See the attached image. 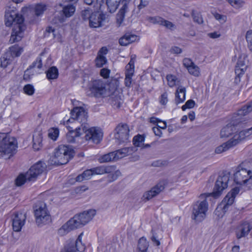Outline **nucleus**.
Returning <instances> with one entry per match:
<instances>
[{"mask_svg": "<svg viewBox=\"0 0 252 252\" xmlns=\"http://www.w3.org/2000/svg\"><path fill=\"white\" fill-rule=\"evenodd\" d=\"M71 118L68 120H75L81 124L82 130L86 133L85 138L87 140L98 144L101 140L103 134L101 130L95 127L89 128L87 122V112L82 107H75L70 112Z\"/></svg>", "mask_w": 252, "mask_h": 252, "instance_id": "1", "label": "nucleus"}, {"mask_svg": "<svg viewBox=\"0 0 252 252\" xmlns=\"http://www.w3.org/2000/svg\"><path fill=\"white\" fill-rule=\"evenodd\" d=\"M24 18L21 15L14 11H6L5 14V24L10 27L13 24L14 27L9 42L13 43L20 41L24 35L25 26L23 24Z\"/></svg>", "mask_w": 252, "mask_h": 252, "instance_id": "2", "label": "nucleus"}, {"mask_svg": "<svg viewBox=\"0 0 252 252\" xmlns=\"http://www.w3.org/2000/svg\"><path fill=\"white\" fill-rule=\"evenodd\" d=\"M95 215V211L91 209L75 215L58 230L59 234L63 236L71 230L84 226L89 222Z\"/></svg>", "mask_w": 252, "mask_h": 252, "instance_id": "3", "label": "nucleus"}, {"mask_svg": "<svg viewBox=\"0 0 252 252\" xmlns=\"http://www.w3.org/2000/svg\"><path fill=\"white\" fill-rule=\"evenodd\" d=\"M46 168V164L39 161L33 165L25 174H20L16 179L15 183L17 186L23 185L26 181H33L41 174Z\"/></svg>", "mask_w": 252, "mask_h": 252, "instance_id": "4", "label": "nucleus"}, {"mask_svg": "<svg viewBox=\"0 0 252 252\" xmlns=\"http://www.w3.org/2000/svg\"><path fill=\"white\" fill-rule=\"evenodd\" d=\"M249 162H244L236 169L234 174V181L238 185H246L248 187L252 184V169L249 166Z\"/></svg>", "mask_w": 252, "mask_h": 252, "instance_id": "5", "label": "nucleus"}, {"mask_svg": "<svg viewBox=\"0 0 252 252\" xmlns=\"http://www.w3.org/2000/svg\"><path fill=\"white\" fill-rule=\"evenodd\" d=\"M74 155V151L71 146L61 145L55 149L52 160L57 165L64 164L67 163Z\"/></svg>", "mask_w": 252, "mask_h": 252, "instance_id": "6", "label": "nucleus"}, {"mask_svg": "<svg viewBox=\"0 0 252 252\" xmlns=\"http://www.w3.org/2000/svg\"><path fill=\"white\" fill-rule=\"evenodd\" d=\"M230 174L227 171H223L218 176L213 189V191L210 193H203L200 195L201 198L213 196L215 198L219 197L223 190L228 187V183L230 180Z\"/></svg>", "mask_w": 252, "mask_h": 252, "instance_id": "7", "label": "nucleus"}, {"mask_svg": "<svg viewBox=\"0 0 252 252\" xmlns=\"http://www.w3.org/2000/svg\"><path fill=\"white\" fill-rule=\"evenodd\" d=\"M0 158L10 157L16 150L17 142L13 137H9L5 133H0Z\"/></svg>", "mask_w": 252, "mask_h": 252, "instance_id": "8", "label": "nucleus"}, {"mask_svg": "<svg viewBox=\"0 0 252 252\" xmlns=\"http://www.w3.org/2000/svg\"><path fill=\"white\" fill-rule=\"evenodd\" d=\"M252 134V126L251 128L242 130L236 133L229 140L216 148L215 152L220 154L232 148L241 141Z\"/></svg>", "mask_w": 252, "mask_h": 252, "instance_id": "9", "label": "nucleus"}, {"mask_svg": "<svg viewBox=\"0 0 252 252\" xmlns=\"http://www.w3.org/2000/svg\"><path fill=\"white\" fill-rule=\"evenodd\" d=\"M206 198H201L200 195V200L196 201L192 205L191 218L196 221H201L205 218L206 214L208 208V204L206 201Z\"/></svg>", "mask_w": 252, "mask_h": 252, "instance_id": "10", "label": "nucleus"}, {"mask_svg": "<svg viewBox=\"0 0 252 252\" xmlns=\"http://www.w3.org/2000/svg\"><path fill=\"white\" fill-rule=\"evenodd\" d=\"M34 211L35 221L38 226L46 224L51 221L49 212L44 202H38L35 205Z\"/></svg>", "mask_w": 252, "mask_h": 252, "instance_id": "11", "label": "nucleus"}, {"mask_svg": "<svg viewBox=\"0 0 252 252\" xmlns=\"http://www.w3.org/2000/svg\"><path fill=\"white\" fill-rule=\"evenodd\" d=\"M133 147H126L115 152L104 155L98 159L100 163L117 161L126 156L131 154L134 151Z\"/></svg>", "mask_w": 252, "mask_h": 252, "instance_id": "12", "label": "nucleus"}, {"mask_svg": "<svg viewBox=\"0 0 252 252\" xmlns=\"http://www.w3.org/2000/svg\"><path fill=\"white\" fill-rule=\"evenodd\" d=\"M110 83L107 84L102 80H95L93 82L91 91L95 97H107L110 94Z\"/></svg>", "mask_w": 252, "mask_h": 252, "instance_id": "13", "label": "nucleus"}, {"mask_svg": "<svg viewBox=\"0 0 252 252\" xmlns=\"http://www.w3.org/2000/svg\"><path fill=\"white\" fill-rule=\"evenodd\" d=\"M115 130V138L118 144L126 142L128 140L129 128L126 124H119Z\"/></svg>", "mask_w": 252, "mask_h": 252, "instance_id": "14", "label": "nucleus"}, {"mask_svg": "<svg viewBox=\"0 0 252 252\" xmlns=\"http://www.w3.org/2000/svg\"><path fill=\"white\" fill-rule=\"evenodd\" d=\"M83 233H81L76 240L69 239L66 241L64 246L65 252H82L85 250V245L82 243Z\"/></svg>", "mask_w": 252, "mask_h": 252, "instance_id": "15", "label": "nucleus"}, {"mask_svg": "<svg viewBox=\"0 0 252 252\" xmlns=\"http://www.w3.org/2000/svg\"><path fill=\"white\" fill-rule=\"evenodd\" d=\"M239 189L238 187H235L230 192H228L226 196L223 199L220 205L215 210V213L217 214L219 212V210H222L223 212H226L228 207L231 205L234 200L236 195L239 193Z\"/></svg>", "mask_w": 252, "mask_h": 252, "instance_id": "16", "label": "nucleus"}, {"mask_svg": "<svg viewBox=\"0 0 252 252\" xmlns=\"http://www.w3.org/2000/svg\"><path fill=\"white\" fill-rule=\"evenodd\" d=\"M251 111H252V101L248 105L243 106L238 110L237 113L234 114L231 122L233 125L235 126L245 122L246 121L245 116Z\"/></svg>", "mask_w": 252, "mask_h": 252, "instance_id": "17", "label": "nucleus"}, {"mask_svg": "<svg viewBox=\"0 0 252 252\" xmlns=\"http://www.w3.org/2000/svg\"><path fill=\"white\" fill-rule=\"evenodd\" d=\"M27 217L24 213L17 212L12 216V225L13 230L15 232L21 231L25 225Z\"/></svg>", "mask_w": 252, "mask_h": 252, "instance_id": "18", "label": "nucleus"}, {"mask_svg": "<svg viewBox=\"0 0 252 252\" xmlns=\"http://www.w3.org/2000/svg\"><path fill=\"white\" fill-rule=\"evenodd\" d=\"M109 87L111 89H109L110 94L108 96H110L112 104L119 108L121 106L122 99L121 95L117 89L116 82H110Z\"/></svg>", "mask_w": 252, "mask_h": 252, "instance_id": "19", "label": "nucleus"}, {"mask_svg": "<svg viewBox=\"0 0 252 252\" xmlns=\"http://www.w3.org/2000/svg\"><path fill=\"white\" fill-rule=\"evenodd\" d=\"M164 189V185L163 182H159L150 190L145 192L141 197V200L144 202H147L156 196L161 191L163 190Z\"/></svg>", "mask_w": 252, "mask_h": 252, "instance_id": "20", "label": "nucleus"}, {"mask_svg": "<svg viewBox=\"0 0 252 252\" xmlns=\"http://www.w3.org/2000/svg\"><path fill=\"white\" fill-rule=\"evenodd\" d=\"M104 13L99 14L94 12L89 20V26L91 28H98L102 26V22L107 18Z\"/></svg>", "mask_w": 252, "mask_h": 252, "instance_id": "21", "label": "nucleus"}, {"mask_svg": "<svg viewBox=\"0 0 252 252\" xmlns=\"http://www.w3.org/2000/svg\"><path fill=\"white\" fill-rule=\"evenodd\" d=\"M246 58L247 56L244 54H242L239 56V58L237 62L235 69L236 74L239 76L241 74H243L246 70Z\"/></svg>", "mask_w": 252, "mask_h": 252, "instance_id": "22", "label": "nucleus"}, {"mask_svg": "<svg viewBox=\"0 0 252 252\" xmlns=\"http://www.w3.org/2000/svg\"><path fill=\"white\" fill-rule=\"evenodd\" d=\"M251 227L249 223L245 222L242 223L237 229L236 231V236L238 239L242 237L247 236L250 230Z\"/></svg>", "mask_w": 252, "mask_h": 252, "instance_id": "23", "label": "nucleus"}, {"mask_svg": "<svg viewBox=\"0 0 252 252\" xmlns=\"http://www.w3.org/2000/svg\"><path fill=\"white\" fill-rule=\"evenodd\" d=\"M115 169V166H99L91 168L93 175H102L108 173H111Z\"/></svg>", "mask_w": 252, "mask_h": 252, "instance_id": "24", "label": "nucleus"}, {"mask_svg": "<svg viewBox=\"0 0 252 252\" xmlns=\"http://www.w3.org/2000/svg\"><path fill=\"white\" fill-rule=\"evenodd\" d=\"M236 128L235 126L232 125H227L223 127L220 132L221 138H227L229 136L233 135V136L238 132H236Z\"/></svg>", "mask_w": 252, "mask_h": 252, "instance_id": "25", "label": "nucleus"}, {"mask_svg": "<svg viewBox=\"0 0 252 252\" xmlns=\"http://www.w3.org/2000/svg\"><path fill=\"white\" fill-rule=\"evenodd\" d=\"M186 88L180 86L179 87L175 93V101L177 104L182 103L186 99Z\"/></svg>", "mask_w": 252, "mask_h": 252, "instance_id": "26", "label": "nucleus"}, {"mask_svg": "<svg viewBox=\"0 0 252 252\" xmlns=\"http://www.w3.org/2000/svg\"><path fill=\"white\" fill-rule=\"evenodd\" d=\"M81 126L75 130H70L66 135V140L68 142L73 143L75 141V138L79 137L82 133Z\"/></svg>", "mask_w": 252, "mask_h": 252, "instance_id": "27", "label": "nucleus"}, {"mask_svg": "<svg viewBox=\"0 0 252 252\" xmlns=\"http://www.w3.org/2000/svg\"><path fill=\"white\" fill-rule=\"evenodd\" d=\"M23 52V48L18 45H14L9 48V50L6 52L12 59L14 57L20 56Z\"/></svg>", "mask_w": 252, "mask_h": 252, "instance_id": "28", "label": "nucleus"}, {"mask_svg": "<svg viewBox=\"0 0 252 252\" xmlns=\"http://www.w3.org/2000/svg\"><path fill=\"white\" fill-rule=\"evenodd\" d=\"M33 148L38 151L42 146V134L40 132H35L32 137Z\"/></svg>", "mask_w": 252, "mask_h": 252, "instance_id": "29", "label": "nucleus"}, {"mask_svg": "<svg viewBox=\"0 0 252 252\" xmlns=\"http://www.w3.org/2000/svg\"><path fill=\"white\" fill-rule=\"evenodd\" d=\"M121 0H106L107 10L111 13L115 12L117 9Z\"/></svg>", "mask_w": 252, "mask_h": 252, "instance_id": "30", "label": "nucleus"}, {"mask_svg": "<svg viewBox=\"0 0 252 252\" xmlns=\"http://www.w3.org/2000/svg\"><path fill=\"white\" fill-rule=\"evenodd\" d=\"M46 76L49 80L57 79L59 75L58 69L56 66L50 67L46 71Z\"/></svg>", "mask_w": 252, "mask_h": 252, "instance_id": "31", "label": "nucleus"}, {"mask_svg": "<svg viewBox=\"0 0 252 252\" xmlns=\"http://www.w3.org/2000/svg\"><path fill=\"white\" fill-rule=\"evenodd\" d=\"M93 176L91 169L84 171L81 174L79 175L76 178L77 182H82L84 180H87Z\"/></svg>", "mask_w": 252, "mask_h": 252, "instance_id": "32", "label": "nucleus"}, {"mask_svg": "<svg viewBox=\"0 0 252 252\" xmlns=\"http://www.w3.org/2000/svg\"><path fill=\"white\" fill-rule=\"evenodd\" d=\"M75 11V6L72 4H68L63 8V13L66 17L71 16Z\"/></svg>", "mask_w": 252, "mask_h": 252, "instance_id": "33", "label": "nucleus"}, {"mask_svg": "<svg viewBox=\"0 0 252 252\" xmlns=\"http://www.w3.org/2000/svg\"><path fill=\"white\" fill-rule=\"evenodd\" d=\"M95 65L98 67H101L107 63L106 57L101 54H97L95 60Z\"/></svg>", "mask_w": 252, "mask_h": 252, "instance_id": "34", "label": "nucleus"}, {"mask_svg": "<svg viewBox=\"0 0 252 252\" xmlns=\"http://www.w3.org/2000/svg\"><path fill=\"white\" fill-rule=\"evenodd\" d=\"M149 243L146 238L142 237L139 240L138 244L139 251H147Z\"/></svg>", "mask_w": 252, "mask_h": 252, "instance_id": "35", "label": "nucleus"}, {"mask_svg": "<svg viewBox=\"0 0 252 252\" xmlns=\"http://www.w3.org/2000/svg\"><path fill=\"white\" fill-rule=\"evenodd\" d=\"M46 5L44 4H37L34 7L35 15L36 16H39L43 14L46 10Z\"/></svg>", "mask_w": 252, "mask_h": 252, "instance_id": "36", "label": "nucleus"}, {"mask_svg": "<svg viewBox=\"0 0 252 252\" xmlns=\"http://www.w3.org/2000/svg\"><path fill=\"white\" fill-rule=\"evenodd\" d=\"M59 134V130L58 128H51L48 130V137L54 141L56 140Z\"/></svg>", "mask_w": 252, "mask_h": 252, "instance_id": "37", "label": "nucleus"}, {"mask_svg": "<svg viewBox=\"0 0 252 252\" xmlns=\"http://www.w3.org/2000/svg\"><path fill=\"white\" fill-rule=\"evenodd\" d=\"M94 12H93L92 9L88 8L84 9V10H82L81 12V17L84 21H89L90 19L91 18V16H92Z\"/></svg>", "mask_w": 252, "mask_h": 252, "instance_id": "38", "label": "nucleus"}, {"mask_svg": "<svg viewBox=\"0 0 252 252\" xmlns=\"http://www.w3.org/2000/svg\"><path fill=\"white\" fill-rule=\"evenodd\" d=\"M1 66L3 67H6L7 65L10 63L12 61V59L10 58L6 53L0 58Z\"/></svg>", "mask_w": 252, "mask_h": 252, "instance_id": "39", "label": "nucleus"}, {"mask_svg": "<svg viewBox=\"0 0 252 252\" xmlns=\"http://www.w3.org/2000/svg\"><path fill=\"white\" fill-rule=\"evenodd\" d=\"M108 174H109L108 175V178L109 182L115 181L121 175L120 171L119 170H116V169L112 172L108 173Z\"/></svg>", "mask_w": 252, "mask_h": 252, "instance_id": "40", "label": "nucleus"}, {"mask_svg": "<svg viewBox=\"0 0 252 252\" xmlns=\"http://www.w3.org/2000/svg\"><path fill=\"white\" fill-rule=\"evenodd\" d=\"M42 53L40 54V55L37 57L36 60L32 63L30 66V68H33L34 67H37L38 69H41L42 67V63L41 56Z\"/></svg>", "mask_w": 252, "mask_h": 252, "instance_id": "41", "label": "nucleus"}, {"mask_svg": "<svg viewBox=\"0 0 252 252\" xmlns=\"http://www.w3.org/2000/svg\"><path fill=\"white\" fill-rule=\"evenodd\" d=\"M187 69L190 74L195 76H198L200 74L199 68L194 63Z\"/></svg>", "mask_w": 252, "mask_h": 252, "instance_id": "42", "label": "nucleus"}, {"mask_svg": "<svg viewBox=\"0 0 252 252\" xmlns=\"http://www.w3.org/2000/svg\"><path fill=\"white\" fill-rule=\"evenodd\" d=\"M166 79L168 82V85L170 87H174L176 84V83L178 82L177 77L171 74L167 75Z\"/></svg>", "mask_w": 252, "mask_h": 252, "instance_id": "43", "label": "nucleus"}, {"mask_svg": "<svg viewBox=\"0 0 252 252\" xmlns=\"http://www.w3.org/2000/svg\"><path fill=\"white\" fill-rule=\"evenodd\" d=\"M227 1L231 6L235 8H239L245 4V1L243 0H227Z\"/></svg>", "mask_w": 252, "mask_h": 252, "instance_id": "44", "label": "nucleus"}, {"mask_svg": "<svg viewBox=\"0 0 252 252\" xmlns=\"http://www.w3.org/2000/svg\"><path fill=\"white\" fill-rule=\"evenodd\" d=\"M246 39L249 49L251 51H252V30H249L247 32L246 34Z\"/></svg>", "mask_w": 252, "mask_h": 252, "instance_id": "45", "label": "nucleus"}, {"mask_svg": "<svg viewBox=\"0 0 252 252\" xmlns=\"http://www.w3.org/2000/svg\"><path fill=\"white\" fill-rule=\"evenodd\" d=\"M164 19L159 16H155V17H149L148 18V20L154 24H158L159 25H162Z\"/></svg>", "mask_w": 252, "mask_h": 252, "instance_id": "46", "label": "nucleus"}, {"mask_svg": "<svg viewBox=\"0 0 252 252\" xmlns=\"http://www.w3.org/2000/svg\"><path fill=\"white\" fill-rule=\"evenodd\" d=\"M144 141V138L141 135H138L134 137L133 143L135 146L139 147Z\"/></svg>", "mask_w": 252, "mask_h": 252, "instance_id": "47", "label": "nucleus"}, {"mask_svg": "<svg viewBox=\"0 0 252 252\" xmlns=\"http://www.w3.org/2000/svg\"><path fill=\"white\" fill-rule=\"evenodd\" d=\"M213 15L215 18L221 24H223L226 21L227 17L225 15H221L217 12L213 13Z\"/></svg>", "mask_w": 252, "mask_h": 252, "instance_id": "48", "label": "nucleus"}, {"mask_svg": "<svg viewBox=\"0 0 252 252\" xmlns=\"http://www.w3.org/2000/svg\"><path fill=\"white\" fill-rule=\"evenodd\" d=\"M24 92L28 95H31L34 94V89L33 86L31 84H27L24 87Z\"/></svg>", "mask_w": 252, "mask_h": 252, "instance_id": "49", "label": "nucleus"}, {"mask_svg": "<svg viewBox=\"0 0 252 252\" xmlns=\"http://www.w3.org/2000/svg\"><path fill=\"white\" fill-rule=\"evenodd\" d=\"M192 16L193 21L199 24L203 23V21L201 15L199 13H195L194 10L192 11Z\"/></svg>", "mask_w": 252, "mask_h": 252, "instance_id": "50", "label": "nucleus"}, {"mask_svg": "<svg viewBox=\"0 0 252 252\" xmlns=\"http://www.w3.org/2000/svg\"><path fill=\"white\" fill-rule=\"evenodd\" d=\"M34 74V71L32 70V68L29 67L25 71L23 78L25 80H29L31 77Z\"/></svg>", "mask_w": 252, "mask_h": 252, "instance_id": "51", "label": "nucleus"}, {"mask_svg": "<svg viewBox=\"0 0 252 252\" xmlns=\"http://www.w3.org/2000/svg\"><path fill=\"white\" fill-rule=\"evenodd\" d=\"M126 76L131 77L134 72V66L130 63H129L126 66Z\"/></svg>", "mask_w": 252, "mask_h": 252, "instance_id": "52", "label": "nucleus"}, {"mask_svg": "<svg viewBox=\"0 0 252 252\" xmlns=\"http://www.w3.org/2000/svg\"><path fill=\"white\" fill-rule=\"evenodd\" d=\"M161 26H164L167 29H168L171 30H174L176 28V26H175V25H174L172 22L164 19L163 20Z\"/></svg>", "mask_w": 252, "mask_h": 252, "instance_id": "53", "label": "nucleus"}, {"mask_svg": "<svg viewBox=\"0 0 252 252\" xmlns=\"http://www.w3.org/2000/svg\"><path fill=\"white\" fill-rule=\"evenodd\" d=\"M195 105V102L194 100L192 99H190L188 100L185 105H183L182 107V109L183 111H185L186 109L188 108H192L194 107Z\"/></svg>", "mask_w": 252, "mask_h": 252, "instance_id": "54", "label": "nucleus"}, {"mask_svg": "<svg viewBox=\"0 0 252 252\" xmlns=\"http://www.w3.org/2000/svg\"><path fill=\"white\" fill-rule=\"evenodd\" d=\"M167 164V162L165 160H158L154 161L152 163V166L154 167H161L166 166Z\"/></svg>", "mask_w": 252, "mask_h": 252, "instance_id": "55", "label": "nucleus"}, {"mask_svg": "<svg viewBox=\"0 0 252 252\" xmlns=\"http://www.w3.org/2000/svg\"><path fill=\"white\" fill-rule=\"evenodd\" d=\"M119 42L120 44L122 46H127V45H128L129 43L126 34L123 37H122L119 39Z\"/></svg>", "mask_w": 252, "mask_h": 252, "instance_id": "56", "label": "nucleus"}, {"mask_svg": "<svg viewBox=\"0 0 252 252\" xmlns=\"http://www.w3.org/2000/svg\"><path fill=\"white\" fill-rule=\"evenodd\" d=\"M193 63L191 59L187 58H185L183 61V65L187 69H188Z\"/></svg>", "mask_w": 252, "mask_h": 252, "instance_id": "57", "label": "nucleus"}, {"mask_svg": "<svg viewBox=\"0 0 252 252\" xmlns=\"http://www.w3.org/2000/svg\"><path fill=\"white\" fill-rule=\"evenodd\" d=\"M168 102L167 94L164 93L161 94L160 98V103L162 105H165Z\"/></svg>", "mask_w": 252, "mask_h": 252, "instance_id": "58", "label": "nucleus"}, {"mask_svg": "<svg viewBox=\"0 0 252 252\" xmlns=\"http://www.w3.org/2000/svg\"><path fill=\"white\" fill-rule=\"evenodd\" d=\"M100 75L104 78H107L109 77L110 74V70L106 68H102L100 70Z\"/></svg>", "mask_w": 252, "mask_h": 252, "instance_id": "59", "label": "nucleus"}, {"mask_svg": "<svg viewBox=\"0 0 252 252\" xmlns=\"http://www.w3.org/2000/svg\"><path fill=\"white\" fill-rule=\"evenodd\" d=\"M149 1L150 0H140V3L138 6V8L140 9L145 7L148 5Z\"/></svg>", "mask_w": 252, "mask_h": 252, "instance_id": "60", "label": "nucleus"}, {"mask_svg": "<svg viewBox=\"0 0 252 252\" xmlns=\"http://www.w3.org/2000/svg\"><path fill=\"white\" fill-rule=\"evenodd\" d=\"M126 35L127 36L129 44L136 41L137 39V36L136 35L130 33H126Z\"/></svg>", "mask_w": 252, "mask_h": 252, "instance_id": "61", "label": "nucleus"}, {"mask_svg": "<svg viewBox=\"0 0 252 252\" xmlns=\"http://www.w3.org/2000/svg\"><path fill=\"white\" fill-rule=\"evenodd\" d=\"M153 131L156 135L159 137H160L162 134L161 129L158 126L153 127Z\"/></svg>", "mask_w": 252, "mask_h": 252, "instance_id": "62", "label": "nucleus"}, {"mask_svg": "<svg viewBox=\"0 0 252 252\" xmlns=\"http://www.w3.org/2000/svg\"><path fill=\"white\" fill-rule=\"evenodd\" d=\"M182 51V49L177 46L172 47L170 49V52L173 54H180Z\"/></svg>", "mask_w": 252, "mask_h": 252, "instance_id": "63", "label": "nucleus"}, {"mask_svg": "<svg viewBox=\"0 0 252 252\" xmlns=\"http://www.w3.org/2000/svg\"><path fill=\"white\" fill-rule=\"evenodd\" d=\"M209 37L212 38H217L220 37V34L219 32H213L208 34Z\"/></svg>", "mask_w": 252, "mask_h": 252, "instance_id": "64", "label": "nucleus"}]
</instances>
